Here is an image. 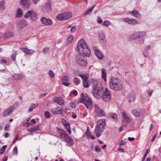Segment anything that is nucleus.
I'll use <instances>...</instances> for the list:
<instances>
[{
	"mask_svg": "<svg viewBox=\"0 0 161 161\" xmlns=\"http://www.w3.org/2000/svg\"><path fill=\"white\" fill-rule=\"evenodd\" d=\"M77 51H79L80 54H82L83 55L89 57L91 54V51L84 40L82 39L78 42L77 45Z\"/></svg>",
	"mask_w": 161,
	"mask_h": 161,
	"instance_id": "f257e3e1",
	"label": "nucleus"
},
{
	"mask_svg": "<svg viewBox=\"0 0 161 161\" xmlns=\"http://www.w3.org/2000/svg\"><path fill=\"white\" fill-rule=\"evenodd\" d=\"M110 88L115 91L121 90L123 87V85L121 80L117 78L113 77L111 78L109 82Z\"/></svg>",
	"mask_w": 161,
	"mask_h": 161,
	"instance_id": "f03ea898",
	"label": "nucleus"
},
{
	"mask_svg": "<svg viewBox=\"0 0 161 161\" xmlns=\"http://www.w3.org/2000/svg\"><path fill=\"white\" fill-rule=\"evenodd\" d=\"M106 124V120L105 119H101L97 121L95 131L97 137H99L101 136L102 133L104 129Z\"/></svg>",
	"mask_w": 161,
	"mask_h": 161,
	"instance_id": "7ed1b4c3",
	"label": "nucleus"
},
{
	"mask_svg": "<svg viewBox=\"0 0 161 161\" xmlns=\"http://www.w3.org/2000/svg\"><path fill=\"white\" fill-rule=\"evenodd\" d=\"M72 13L70 12H66L64 13H62L58 15L56 19L58 20H63L65 19H68L71 18Z\"/></svg>",
	"mask_w": 161,
	"mask_h": 161,
	"instance_id": "20e7f679",
	"label": "nucleus"
},
{
	"mask_svg": "<svg viewBox=\"0 0 161 161\" xmlns=\"http://www.w3.org/2000/svg\"><path fill=\"white\" fill-rule=\"evenodd\" d=\"M111 97L110 92L108 90V88H106L104 92L102 94V98L104 101L108 102L110 100Z\"/></svg>",
	"mask_w": 161,
	"mask_h": 161,
	"instance_id": "39448f33",
	"label": "nucleus"
},
{
	"mask_svg": "<svg viewBox=\"0 0 161 161\" xmlns=\"http://www.w3.org/2000/svg\"><path fill=\"white\" fill-rule=\"evenodd\" d=\"M20 4L22 6V8L24 9L29 8L31 3L30 0H20Z\"/></svg>",
	"mask_w": 161,
	"mask_h": 161,
	"instance_id": "423d86ee",
	"label": "nucleus"
},
{
	"mask_svg": "<svg viewBox=\"0 0 161 161\" xmlns=\"http://www.w3.org/2000/svg\"><path fill=\"white\" fill-rule=\"evenodd\" d=\"M76 60L78 64L80 66H85L87 65V61L81 58H80L78 56H76Z\"/></svg>",
	"mask_w": 161,
	"mask_h": 161,
	"instance_id": "0eeeda50",
	"label": "nucleus"
},
{
	"mask_svg": "<svg viewBox=\"0 0 161 161\" xmlns=\"http://www.w3.org/2000/svg\"><path fill=\"white\" fill-rule=\"evenodd\" d=\"M95 110L97 116L100 117L104 115V112L101 110L97 104L95 105Z\"/></svg>",
	"mask_w": 161,
	"mask_h": 161,
	"instance_id": "6e6552de",
	"label": "nucleus"
},
{
	"mask_svg": "<svg viewBox=\"0 0 161 161\" xmlns=\"http://www.w3.org/2000/svg\"><path fill=\"white\" fill-rule=\"evenodd\" d=\"M101 89H97V85L93 86V90L92 93H93V96L97 98H99V92Z\"/></svg>",
	"mask_w": 161,
	"mask_h": 161,
	"instance_id": "1a4fd4ad",
	"label": "nucleus"
},
{
	"mask_svg": "<svg viewBox=\"0 0 161 161\" xmlns=\"http://www.w3.org/2000/svg\"><path fill=\"white\" fill-rule=\"evenodd\" d=\"M41 22L46 25H50L52 24L53 22L51 19L42 17L41 19Z\"/></svg>",
	"mask_w": 161,
	"mask_h": 161,
	"instance_id": "9d476101",
	"label": "nucleus"
},
{
	"mask_svg": "<svg viewBox=\"0 0 161 161\" xmlns=\"http://www.w3.org/2000/svg\"><path fill=\"white\" fill-rule=\"evenodd\" d=\"M14 105L10 107L3 112V116L5 117L9 115L14 110Z\"/></svg>",
	"mask_w": 161,
	"mask_h": 161,
	"instance_id": "9b49d317",
	"label": "nucleus"
},
{
	"mask_svg": "<svg viewBox=\"0 0 161 161\" xmlns=\"http://www.w3.org/2000/svg\"><path fill=\"white\" fill-rule=\"evenodd\" d=\"M132 114L136 117L143 115L144 114V111L141 109H135L132 112Z\"/></svg>",
	"mask_w": 161,
	"mask_h": 161,
	"instance_id": "f8f14e48",
	"label": "nucleus"
},
{
	"mask_svg": "<svg viewBox=\"0 0 161 161\" xmlns=\"http://www.w3.org/2000/svg\"><path fill=\"white\" fill-rule=\"evenodd\" d=\"M57 129L58 130L59 137L61 139H63L65 135L67 134L66 133V131H64V130L58 127L57 128Z\"/></svg>",
	"mask_w": 161,
	"mask_h": 161,
	"instance_id": "ddd939ff",
	"label": "nucleus"
},
{
	"mask_svg": "<svg viewBox=\"0 0 161 161\" xmlns=\"http://www.w3.org/2000/svg\"><path fill=\"white\" fill-rule=\"evenodd\" d=\"M124 21L127 22L128 23L132 25H136L137 24L138 21L136 19H130L129 18H125L124 19Z\"/></svg>",
	"mask_w": 161,
	"mask_h": 161,
	"instance_id": "4468645a",
	"label": "nucleus"
},
{
	"mask_svg": "<svg viewBox=\"0 0 161 161\" xmlns=\"http://www.w3.org/2000/svg\"><path fill=\"white\" fill-rule=\"evenodd\" d=\"M94 51L95 55L99 59L101 60L103 58L104 55L99 49H96Z\"/></svg>",
	"mask_w": 161,
	"mask_h": 161,
	"instance_id": "2eb2a0df",
	"label": "nucleus"
},
{
	"mask_svg": "<svg viewBox=\"0 0 161 161\" xmlns=\"http://www.w3.org/2000/svg\"><path fill=\"white\" fill-rule=\"evenodd\" d=\"M64 141L67 143H70L71 145H73L74 143L72 139L67 134L63 139Z\"/></svg>",
	"mask_w": 161,
	"mask_h": 161,
	"instance_id": "dca6fc26",
	"label": "nucleus"
},
{
	"mask_svg": "<svg viewBox=\"0 0 161 161\" xmlns=\"http://www.w3.org/2000/svg\"><path fill=\"white\" fill-rule=\"evenodd\" d=\"M20 49L27 54L30 55L35 52V51L33 50L29 49L26 48L20 47Z\"/></svg>",
	"mask_w": 161,
	"mask_h": 161,
	"instance_id": "f3484780",
	"label": "nucleus"
},
{
	"mask_svg": "<svg viewBox=\"0 0 161 161\" xmlns=\"http://www.w3.org/2000/svg\"><path fill=\"white\" fill-rule=\"evenodd\" d=\"M69 79V78L67 76H66L63 77L62 79V84L66 86H69L70 85V84L68 83H67V82L68 81Z\"/></svg>",
	"mask_w": 161,
	"mask_h": 161,
	"instance_id": "a211bd4d",
	"label": "nucleus"
},
{
	"mask_svg": "<svg viewBox=\"0 0 161 161\" xmlns=\"http://www.w3.org/2000/svg\"><path fill=\"white\" fill-rule=\"evenodd\" d=\"M54 102H56L60 105H62L64 103L63 99L60 97H55L53 99Z\"/></svg>",
	"mask_w": 161,
	"mask_h": 161,
	"instance_id": "6ab92c4d",
	"label": "nucleus"
},
{
	"mask_svg": "<svg viewBox=\"0 0 161 161\" xmlns=\"http://www.w3.org/2000/svg\"><path fill=\"white\" fill-rule=\"evenodd\" d=\"M22 75L20 74H14L12 75V79L14 80H22Z\"/></svg>",
	"mask_w": 161,
	"mask_h": 161,
	"instance_id": "aec40b11",
	"label": "nucleus"
},
{
	"mask_svg": "<svg viewBox=\"0 0 161 161\" xmlns=\"http://www.w3.org/2000/svg\"><path fill=\"white\" fill-rule=\"evenodd\" d=\"M130 14L132 16L138 18H140L141 17L140 13L136 10L131 11L130 13Z\"/></svg>",
	"mask_w": 161,
	"mask_h": 161,
	"instance_id": "412c9836",
	"label": "nucleus"
},
{
	"mask_svg": "<svg viewBox=\"0 0 161 161\" xmlns=\"http://www.w3.org/2000/svg\"><path fill=\"white\" fill-rule=\"evenodd\" d=\"M122 114L123 119L125 122L127 123H129L130 122L131 120L130 119L127 115L125 113L122 112Z\"/></svg>",
	"mask_w": 161,
	"mask_h": 161,
	"instance_id": "4be33fe9",
	"label": "nucleus"
},
{
	"mask_svg": "<svg viewBox=\"0 0 161 161\" xmlns=\"http://www.w3.org/2000/svg\"><path fill=\"white\" fill-rule=\"evenodd\" d=\"M108 118L116 120L118 119V116L115 113H110L108 114Z\"/></svg>",
	"mask_w": 161,
	"mask_h": 161,
	"instance_id": "5701e85b",
	"label": "nucleus"
},
{
	"mask_svg": "<svg viewBox=\"0 0 161 161\" xmlns=\"http://www.w3.org/2000/svg\"><path fill=\"white\" fill-rule=\"evenodd\" d=\"M139 39L137 33H133L130 36L129 38L130 41H133Z\"/></svg>",
	"mask_w": 161,
	"mask_h": 161,
	"instance_id": "b1692460",
	"label": "nucleus"
},
{
	"mask_svg": "<svg viewBox=\"0 0 161 161\" xmlns=\"http://www.w3.org/2000/svg\"><path fill=\"white\" fill-rule=\"evenodd\" d=\"M106 71L103 68L102 69V77L105 81V82L107 81L106 79Z\"/></svg>",
	"mask_w": 161,
	"mask_h": 161,
	"instance_id": "393cba45",
	"label": "nucleus"
},
{
	"mask_svg": "<svg viewBox=\"0 0 161 161\" xmlns=\"http://www.w3.org/2000/svg\"><path fill=\"white\" fill-rule=\"evenodd\" d=\"M37 18L38 17L37 14L35 12L32 11L31 16V19L32 20L35 21L37 20Z\"/></svg>",
	"mask_w": 161,
	"mask_h": 161,
	"instance_id": "a878e982",
	"label": "nucleus"
},
{
	"mask_svg": "<svg viewBox=\"0 0 161 161\" xmlns=\"http://www.w3.org/2000/svg\"><path fill=\"white\" fill-rule=\"evenodd\" d=\"M18 25L22 29L24 27L27 25V24L25 20H23L19 23Z\"/></svg>",
	"mask_w": 161,
	"mask_h": 161,
	"instance_id": "bb28decb",
	"label": "nucleus"
},
{
	"mask_svg": "<svg viewBox=\"0 0 161 161\" xmlns=\"http://www.w3.org/2000/svg\"><path fill=\"white\" fill-rule=\"evenodd\" d=\"M39 126L37 125L36 126L33 127L30 129H27V130L29 132H33L37 130H39Z\"/></svg>",
	"mask_w": 161,
	"mask_h": 161,
	"instance_id": "cd10ccee",
	"label": "nucleus"
},
{
	"mask_svg": "<svg viewBox=\"0 0 161 161\" xmlns=\"http://www.w3.org/2000/svg\"><path fill=\"white\" fill-rule=\"evenodd\" d=\"M100 41L103 43L106 42V39L104 35L103 34H100L99 36Z\"/></svg>",
	"mask_w": 161,
	"mask_h": 161,
	"instance_id": "c85d7f7f",
	"label": "nucleus"
},
{
	"mask_svg": "<svg viewBox=\"0 0 161 161\" xmlns=\"http://www.w3.org/2000/svg\"><path fill=\"white\" fill-rule=\"evenodd\" d=\"M13 34L9 32H8L5 34V38H8L13 36Z\"/></svg>",
	"mask_w": 161,
	"mask_h": 161,
	"instance_id": "c756f323",
	"label": "nucleus"
},
{
	"mask_svg": "<svg viewBox=\"0 0 161 161\" xmlns=\"http://www.w3.org/2000/svg\"><path fill=\"white\" fill-rule=\"evenodd\" d=\"M64 127L66 128L67 131L69 132V134H71V132L70 129V125L69 123L65 124L64 125Z\"/></svg>",
	"mask_w": 161,
	"mask_h": 161,
	"instance_id": "7c9ffc66",
	"label": "nucleus"
},
{
	"mask_svg": "<svg viewBox=\"0 0 161 161\" xmlns=\"http://www.w3.org/2000/svg\"><path fill=\"white\" fill-rule=\"evenodd\" d=\"M96 5H94L93 7H92L91 8H90L88 10L86 11L84 14V15L85 16L89 14H91L92 11L93 10V9L95 7Z\"/></svg>",
	"mask_w": 161,
	"mask_h": 161,
	"instance_id": "2f4dec72",
	"label": "nucleus"
},
{
	"mask_svg": "<svg viewBox=\"0 0 161 161\" xmlns=\"http://www.w3.org/2000/svg\"><path fill=\"white\" fill-rule=\"evenodd\" d=\"M17 52L13 50L11 56V58L12 61H14L15 60V58Z\"/></svg>",
	"mask_w": 161,
	"mask_h": 161,
	"instance_id": "473e14b6",
	"label": "nucleus"
},
{
	"mask_svg": "<svg viewBox=\"0 0 161 161\" xmlns=\"http://www.w3.org/2000/svg\"><path fill=\"white\" fill-rule=\"evenodd\" d=\"M86 106V107L89 109L91 108L92 105V102H84L83 103Z\"/></svg>",
	"mask_w": 161,
	"mask_h": 161,
	"instance_id": "72a5a7b5",
	"label": "nucleus"
},
{
	"mask_svg": "<svg viewBox=\"0 0 161 161\" xmlns=\"http://www.w3.org/2000/svg\"><path fill=\"white\" fill-rule=\"evenodd\" d=\"M87 97H81L80 98L78 101V103H83L86 101V100H87Z\"/></svg>",
	"mask_w": 161,
	"mask_h": 161,
	"instance_id": "f704fd0d",
	"label": "nucleus"
},
{
	"mask_svg": "<svg viewBox=\"0 0 161 161\" xmlns=\"http://www.w3.org/2000/svg\"><path fill=\"white\" fill-rule=\"evenodd\" d=\"M139 38L145 36L146 35V33L144 32H140L137 33Z\"/></svg>",
	"mask_w": 161,
	"mask_h": 161,
	"instance_id": "c9c22d12",
	"label": "nucleus"
},
{
	"mask_svg": "<svg viewBox=\"0 0 161 161\" xmlns=\"http://www.w3.org/2000/svg\"><path fill=\"white\" fill-rule=\"evenodd\" d=\"M129 102L134 101L135 98V95L134 94H132L129 97Z\"/></svg>",
	"mask_w": 161,
	"mask_h": 161,
	"instance_id": "e433bc0d",
	"label": "nucleus"
},
{
	"mask_svg": "<svg viewBox=\"0 0 161 161\" xmlns=\"http://www.w3.org/2000/svg\"><path fill=\"white\" fill-rule=\"evenodd\" d=\"M22 10L20 8H19L17 13V17H19L22 15Z\"/></svg>",
	"mask_w": 161,
	"mask_h": 161,
	"instance_id": "4c0bfd02",
	"label": "nucleus"
},
{
	"mask_svg": "<svg viewBox=\"0 0 161 161\" xmlns=\"http://www.w3.org/2000/svg\"><path fill=\"white\" fill-rule=\"evenodd\" d=\"M74 38L73 36L72 35H70L67 39V42L68 44L71 42L73 40Z\"/></svg>",
	"mask_w": 161,
	"mask_h": 161,
	"instance_id": "58836bf2",
	"label": "nucleus"
},
{
	"mask_svg": "<svg viewBox=\"0 0 161 161\" xmlns=\"http://www.w3.org/2000/svg\"><path fill=\"white\" fill-rule=\"evenodd\" d=\"M73 81L76 85H78L80 83V80L76 77H74L73 79Z\"/></svg>",
	"mask_w": 161,
	"mask_h": 161,
	"instance_id": "ea45409f",
	"label": "nucleus"
},
{
	"mask_svg": "<svg viewBox=\"0 0 161 161\" xmlns=\"http://www.w3.org/2000/svg\"><path fill=\"white\" fill-rule=\"evenodd\" d=\"M32 11H29L27 12L24 15V17L27 18H28L29 16H31V14H32Z\"/></svg>",
	"mask_w": 161,
	"mask_h": 161,
	"instance_id": "a19ab883",
	"label": "nucleus"
},
{
	"mask_svg": "<svg viewBox=\"0 0 161 161\" xmlns=\"http://www.w3.org/2000/svg\"><path fill=\"white\" fill-rule=\"evenodd\" d=\"M4 1L3 0L0 3V10L4 9Z\"/></svg>",
	"mask_w": 161,
	"mask_h": 161,
	"instance_id": "79ce46f5",
	"label": "nucleus"
},
{
	"mask_svg": "<svg viewBox=\"0 0 161 161\" xmlns=\"http://www.w3.org/2000/svg\"><path fill=\"white\" fill-rule=\"evenodd\" d=\"M89 83L88 80L83 82V86L85 88H88L89 87Z\"/></svg>",
	"mask_w": 161,
	"mask_h": 161,
	"instance_id": "37998d69",
	"label": "nucleus"
},
{
	"mask_svg": "<svg viewBox=\"0 0 161 161\" xmlns=\"http://www.w3.org/2000/svg\"><path fill=\"white\" fill-rule=\"evenodd\" d=\"M7 147V145H4L2 147L1 151L0 152V153L1 154H2L3 153L5 152V150L6 148Z\"/></svg>",
	"mask_w": 161,
	"mask_h": 161,
	"instance_id": "c03bdc74",
	"label": "nucleus"
},
{
	"mask_svg": "<svg viewBox=\"0 0 161 161\" xmlns=\"http://www.w3.org/2000/svg\"><path fill=\"white\" fill-rule=\"evenodd\" d=\"M49 75L51 78H53L55 76L54 73L51 70H50L49 71Z\"/></svg>",
	"mask_w": 161,
	"mask_h": 161,
	"instance_id": "a18cd8bd",
	"label": "nucleus"
},
{
	"mask_svg": "<svg viewBox=\"0 0 161 161\" xmlns=\"http://www.w3.org/2000/svg\"><path fill=\"white\" fill-rule=\"evenodd\" d=\"M111 24V23L108 21L105 20V21L103 23V25L104 26H108L109 25Z\"/></svg>",
	"mask_w": 161,
	"mask_h": 161,
	"instance_id": "49530a36",
	"label": "nucleus"
},
{
	"mask_svg": "<svg viewBox=\"0 0 161 161\" xmlns=\"http://www.w3.org/2000/svg\"><path fill=\"white\" fill-rule=\"evenodd\" d=\"M13 154L14 155H17L18 153V150L17 148L16 147H15L13 150Z\"/></svg>",
	"mask_w": 161,
	"mask_h": 161,
	"instance_id": "de8ad7c7",
	"label": "nucleus"
},
{
	"mask_svg": "<svg viewBox=\"0 0 161 161\" xmlns=\"http://www.w3.org/2000/svg\"><path fill=\"white\" fill-rule=\"evenodd\" d=\"M45 117L47 118H49L50 117V113L47 111H46L45 112Z\"/></svg>",
	"mask_w": 161,
	"mask_h": 161,
	"instance_id": "09e8293b",
	"label": "nucleus"
},
{
	"mask_svg": "<svg viewBox=\"0 0 161 161\" xmlns=\"http://www.w3.org/2000/svg\"><path fill=\"white\" fill-rule=\"evenodd\" d=\"M126 142L125 141L122 140L119 142V146H121L125 144H126Z\"/></svg>",
	"mask_w": 161,
	"mask_h": 161,
	"instance_id": "8fccbe9b",
	"label": "nucleus"
},
{
	"mask_svg": "<svg viewBox=\"0 0 161 161\" xmlns=\"http://www.w3.org/2000/svg\"><path fill=\"white\" fill-rule=\"evenodd\" d=\"M148 54V52L147 51V50H146V49H145L144 52L143 53V55L145 57H147Z\"/></svg>",
	"mask_w": 161,
	"mask_h": 161,
	"instance_id": "3c124183",
	"label": "nucleus"
},
{
	"mask_svg": "<svg viewBox=\"0 0 161 161\" xmlns=\"http://www.w3.org/2000/svg\"><path fill=\"white\" fill-rule=\"evenodd\" d=\"M63 109L62 108V107H61V108L58 110L57 111V114H60L63 113Z\"/></svg>",
	"mask_w": 161,
	"mask_h": 161,
	"instance_id": "603ef678",
	"label": "nucleus"
},
{
	"mask_svg": "<svg viewBox=\"0 0 161 161\" xmlns=\"http://www.w3.org/2000/svg\"><path fill=\"white\" fill-rule=\"evenodd\" d=\"M76 30V27L75 26H72L71 29V31L72 32H74Z\"/></svg>",
	"mask_w": 161,
	"mask_h": 161,
	"instance_id": "864d4df0",
	"label": "nucleus"
},
{
	"mask_svg": "<svg viewBox=\"0 0 161 161\" xmlns=\"http://www.w3.org/2000/svg\"><path fill=\"white\" fill-rule=\"evenodd\" d=\"M49 48L47 47L44 48L43 49V53H46L47 52L49 51Z\"/></svg>",
	"mask_w": 161,
	"mask_h": 161,
	"instance_id": "5fc2aeb1",
	"label": "nucleus"
},
{
	"mask_svg": "<svg viewBox=\"0 0 161 161\" xmlns=\"http://www.w3.org/2000/svg\"><path fill=\"white\" fill-rule=\"evenodd\" d=\"M38 105V103H36L35 104H33L31 105V107L34 109L36 108Z\"/></svg>",
	"mask_w": 161,
	"mask_h": 161,
	"instance_id": "6e6d98bb",
	"label": "nucleus"
},
{
	"mask_svg": "<svg viewBox=\"0 0 161 161\" xmlns=\"http://www.w3.org/2000/svg\"><path fill=\"white\" fill-rule=\"evenodd\" d=\"M47 8H48L49 10H51V4L50 2H48V3L47 4Z\"/></svg>",
	"mask_w": 161,
	"mask_h": 161,
	"instance_id": "4d7b16f0",
	"label": "nucleus"
},
{
	"mask_svg": "<svg viewBox=\"0 0 161 161\" xmlns=\"http://www.w3.org/2000/svg\"><path fill=\"white\" fill-rule=\"evenodd\" d=\"M88 77L87 76H86V75H85L84 77H83V79H82L83 81H86L87 80H88Z\"/></svg>",
	"mask_w": 161,
	"mask_h": 161,
	"instance_id": "13d9d810",
	"label": "nucleus"
},
{
	"mask_svg": "<svg viewBox=\"0 0 161 161\" xmlns=\"http://www.w3.org/2000/svg\"><path fill=\"white\" fill-rule=\"evenodd\" d=\"M62 122L63 125L68 123L64 119H62Z\"/></svg>",
	"mask_w": 161,
	"mask_h": 161,
	"instance_id": "bf43d9fd",
	"label": "nucleus"
},
{
	"mask_svg": "<svg viewBox=\"0 0 161 161\" xmlns=\"http://www.w3.org/2000/svg\"><path fill=\"white\" fill-rule=\"evenodd\" d=\"M56 110L57 109H53L52 110V113L54 114H57V111Z\"/></svg>",
	"mask_w": 161,
	"mask_h": 161,
	"instance_id": "052dcab7",
	"label": "nucleus"
},
{
	"mask_svg": "<svg viewBox=\"0 0 161 161\" xmlns=\"http://www.w3.org/2000/svg\"><path fill=\"white\" fill-rule=\"evenodd\" d=\"M85 102H92V100L90 98L87 97V100H86Z\"/></svg>",
	"mask_w": 161,
	"mask_h": 161,
	"instance_id": "680f3d73",
	"label": "nucleus"
},
{
	"mask_svg": "<svg viewBox=\"0 0 161 161\" xmlns=\"http://www.w3.org/2000/svg\"><path fill=\"white\" fill-rule=\"evenodd\" d=\"M118 150L119 151H120L121 152H125V150L123 148H118Z\"/></svg>",
	"mask_w": 161,
	"mask_h": 161,
	"instance_id": "e2e57ef3",
	"label": "nucleus"
},
{
	"mask_svg": "<svg viewBox=\"0 0 161 161\" xmlns=\"http://www.w3.org/2000/svg\"><path fill=\"white\" fill-rule=\"evenodd\" d=\"M158 135L157 134H155L153 137V139L151 141L152 142H154V141L155 139L156 138L157 135Z\"/></svg>",
	"mask_w": 161,
	"mask_h": 161,
	"instance_id": "0e129e2a",
	"label": "nucleus"
},
{
	"mask_svg": "<svg viewBox=\"0 0 161 161\" xmlns=\"http://www.w3.org/2000/svg\"><path fill=\"white\" fill-rule=\"evenodd\" d=\"M9 125L8 124H7L5 127H4V130L5 131H6L8 130V128L9 127Z\"/></svg>",
	"mask_w": 161,
	"mask_h": 161,
	"instance_id": "69168bd1",
	"label": "nucleus"
},
{
	"mask_svg": "<svg viewBox=\"0 0 161 161\" xmlns=\"http://www.w3.org/2000/svg\"><path fill=\"white\" fill-rule=\"evenodd\" d=\"M98 19H99V20L98 19L97 20V22H98V23H99V24H101L103 22V20L101 19V18L99 17L98 18Z\"/></svg>",
	"mask_w": 161,
	"mask_h": 161,
	"instance_id": "338daca9",
	"label": "nucleus"
},
{
	"mask_svg": "<svg viewBox=\"0 0 161 161\" xmlns=\"http://www.w3.org/2000/svg\"><path fill=\"white\" fill-rule=\"evenodd\" d=\"M72 93L75 96H76L77 95V92L76 90H74Z\"/></svg>",
	"mask_w": 161,
	"mask_h": 161,
	"instance_id": "774afa93",
	"label": "nucleus"
}]
</instances>
